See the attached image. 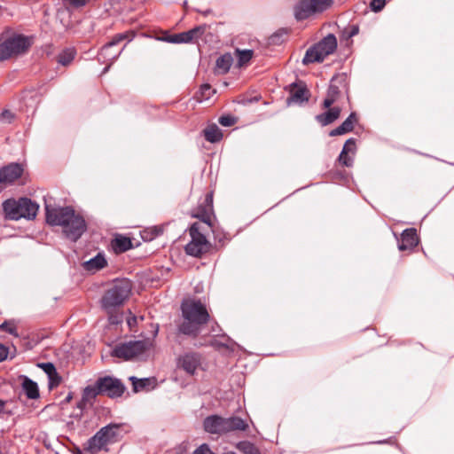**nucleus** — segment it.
Listing matches in <instances>:
<instances>
[{"label": "nucleus", "mask_w": 454, "mask_h": 454, "mask_svg": "<svg viewBox=\"0 0 454 454\" xmlns=\"http://www.w3.org/2000/svg\"><path fill=\"white\" fill-rule=\"evenodd\" d=\"M348 100V86L343 75H336L332 78L326 96L322 103L325 112L317 114L316 120L322 126H327L340 116L343 106Z\"/></svg>", "instance_id": "f257e3e1"}, {"label": "nucleus", "mask_w": 454, "mask_h": 454, "mask_svg": "<svg viewBox=\"0 0 454 454\" xmlns=\"http://www.w3.org/2000/svg\"><path fill=\"white\" fill-rule=\"evenodd\" d=\"M45 211L47 223L61 226L65 236L72 241L78 240L87 230L84 218L70 207H54L46 203Z\"/></svg>", "instance_id": "f03ea898"}, {"label": "nucleus", "mask_w": 454, "mask_h": 454, "mask_svg": "<svg viewBox=\"0 0 454 454\" xmlns=\"http://www.w3.org/2000/svg\"><path fill=\"white\" fill-rule=\"evenodd\" d=\"M183 322L178 325L179 333L196 336L209 319L206 306L197 300H187L181 305Z\"/></svg>", "instance_id": "7ed1b4c3"}, {"label": "nucleus", "mask_w": 454, "mask_h": 454, "mask_svg": "<svg viewBox=\"0 0 454 454\" xmlns=\"http://www.w3.org/2000/svg\"><path fill=\"white\" fill-rule=\"evenodd\" d=\"M121 426L111 423L100 428L85 442L83 451L87 454H95L101 450H108L107 446L117 442L121 434Z\"/></svg>", "instance_id": "20e7f679"}, {"label": "nucleus", "mask_w": 454, "mask_h": 454, "mask_svg": "<svg viewBox=\"0 0 454 454\" xmlns=\"http://www.w3.org/2000/svg\"><path fill=\"white\" fill-rule=\"evenodd\" d=\"M2 207L4 217L12 221H18L21 218L33 220L39 209L37 203L26 197L18 200L8 199L3 202Z\"/></svg>", "instance_id": "39448f33"}, {"label": "nucleus", "mask_w": 454, "mask_h": 454, "mask_svg": "<svg viewBox=\"0 0 454 454\" xmlns=\"http://www.w3.org/2000/svg\"><path fill=\"white\" fill-rule=\"evenodd\" d=\"M131 289L132 285L129 280L126 278L114 280L101 299L103 309L111 314L129 298Z\"/></svg>", "instance_id": "423d86ee"}, {"label": "nucleus", "mask_w": 454, "mask_h": 454, "mask_svg": "<svg viewBox=\"0 0 454 454\" xmlns=\"http://www.w3.org/2000/svg\"><path fill=\"white\" fill-rule=\"evenodd\" d=\"M204 428L210 434H225L232 431H245L248 425L239 417L223 418L218 415L208 416L204 419Z\"/></svg>", "instance_id": "0eeeda50"}, {"label": "nucleus", "mask_w": 454, "mask_h": 454, "mask_svg": "<svg viewBox=\"0 0 454 454\" xmlns=\"http://www.w3.org/2000/svg\"><path fill=\"white\" fill-rule=\"evenodd\" d=\"M153 345L150 339L120 343L112 350V356L124 360L143 358L147 356Z\"/></svg>", "instance_id": "6e6552de"}, {"label": "nucleus", "mask_w": 454, "mask_h": 454, "mask_svg": "<svg viewBox=\"0 0 454 454\" xmlns=\"http://www.w3.org/2000/svg\"><path fill=\"white\" fill-rule=\"evenodd\" d=\"M337 48L336 37L329 34L320 42L309 48L302 59V63L307 65L314 62H322L325 57L334 52Z\"/></svg>", "instance_id": "1a4fd4ad"}, {"label": "nucleus", "mask_w": 454, "mask_h": 454, "mask_svg": "<svg viewBox=\"0 0 454 454\" xmlns=\"http://www.w3.org/2000/svg\"><path fill=\"white\" fill-rule=\"evenodd\" d=\"M31 42L28 37L21 35L12 36L0 43V61L24 53L28 50Z\"/></svg>", "instance_id": "9d476101"}, {"label": "nucleus", "mask_w": 454, "mask_h": 454, "mask_svg": "<svg viewBox=\"0 0 454 454\" xmlns=\"http://www.w3.org/2000/svg\"><path fill=\"white\" fill-rule=\"evenodd\" d=\"M189 233L191 240L184 247L185 253L193 257H200L209 250L210 244L205 235L200 231V224L198 223L191 225Z\"/></svg>", "instance_id": "9b49d317"}, {"label": "nucleus", "mask_w": 454, "mask_h": 454, "mask_svg": "<svg viewBox=\"0 0 454 454\" xmlns=\"http://www.w3.org/2000/svg\"><path fill=\"white\" fill-rule=\"evenodd\" d=\"M332 4V0H300L294 8V14L297 20H303L316 12H324Z\"/></svg>", "instance_id": "f8f14e48"}, {"label": "nucleus", "mask_w": 454, "mask_h": 454, "mask_svg": "<svg viewBox=\"0 0 454 454\" xmlns=\"http://www.w3.org/2000/svg\"><path fill=\"white\" fill-rule=\"evenodd\" d=\"M132 39L133 35L129 32L117 34L113 37V39L109 43H107L101 48L98 53V59L103 62L113 63L121 55L124 49L121 48V50L113 51V48L124 40H128V42H130Z\"/></svg>", "instance_id": "ddd939ff"}, {"label": "nucleus", "mask_w": 454, "mask_h": 454, "mask_svg": "<svg viewBox=\"0 0 454 454\" xmlns=\"http://www.w3.org/2000/svg\"><path fill=\"white\" fill-rule=\"evenodd\" d=\"M201 367L202 356L198 352H184L176 358V368L184 372L187 375L194 376Z\"/></svg>", "instance_id": "4468645a"}, {"label": "nucleus", "mask_w": 454, "mask_h": 454, "mask_svg": "<svg viewBox=\"0 0 454 454\" xmlns=\"http://www.w3.org/2000/svg\"><path fill=\"white\" fill-rule=\"evenodd\" d=\"M98 388L101 394H105L109 397H119L125 391V386L118 379L112 377H104L98 380Z\"/></svg>", "instance_id": "2eb2a0df"}, {"label": "nucleus", "mask_w": 454, "mask_h": 454, "mask_svg": "<svg viewBox=\"0 0 454 454\" xmlns=\"http://www.w3.org/2000/svg\"><path fill=\"white\" fill-rule=\"evenodd\" d=\"M23 167L20 163H10L0 168V188L3 190L6 186L12 184L16 180L21 177Z\"/></svg>", "instance_id": "dca6fc26"}, {"label": "nucleus", "mask_w": 454, "mask_h": 454, "mask_svg": "<svg viewBox=\"0 0 454 454\" xmlns=\"http://www.w3.org/2000/svg\"><path fill=\"white\" fill-rule=\"evenodd\" d=\"M309 91L304 84H293L286 102L288 106L301 105L309 101Z\"/></svg>", "instance_id": "f3484780"}, {"label": "nucleus", "mask_w": 454, "mask_h": 454, "mask_svg": "<svg viewBox=\"0 0 454 454\" xmlns=\"http://www.w3.org/2000/svg\"><path fill=\"white\" fill-rule=\"evenodd\" d=\"M418 245V236L416 229L409 228L403 231L398 243V248L401 251L411 250Z\"/></svg>", "instance_id": "a211bd4d"}, {"label": "nucleus", "mask_w": 454, "mask_h": 454, "mask_svg": "<svg viewBox=\"0 0 454 454\" xmlns=\"http://www.w3.org/2000/svg\"><path fill=\"white\" fill-rule=\"evenodd\" d=\"M357 121L356 116L355 113H351L349 116L336 129H333L330 131L329 135L331 137L340 136L350 132L354 129L355 123Z\"/></svg>", "instance_id": "6ab92c4d"}, {"label": "nucleus", "mask_w": 454, "mask_h": 454, "mask_svg": "<svg viewBox=\"0 0 454 454\" xmlns=\"http://www.w3.org/2000/svg\"><path fill=\"white\" fill-rule=\"evenodd\" d=\"M22 388L28 399H36L39 397V388L37 383L27 376L22 377Z\"/></svg>", "instance_id": "aec40b11"}, {"label": "nucleus", "mask_w": 454, "mask_h": 454, "mask_svg": "<svg viewBox=\"0 0 454 454\" xmlns=\"http://www.w3.org/2000/svg\"><path fill=\"white\" fill-rule=\"evenodd\" d=\"M232 63L233 58L231 53L221 55L215 61V72L221 74L228 73Z\"/></svg>", "instance_id": "412c9836"}, {"label": "nucleus", "mask_w": 454, "mask_h": 454, "mask_svg": "<svg viewBox=\"0 0 454 454\" xmlns=\"http://www.w3.org/2000/svg\"><path fill=\"white\" fill-rule=\"evenodd\" d=\"M106 265V260L101 254H97L93 258L84 262V268L88 271H97L103 269Z\"/></svg>", "instance_id": "4be33fe9"}, {"label": "nucleus", "mask_w": 454, "mask_h": 454, "mask_svg": "<svg viewBox=\"0 0 454 454\" xmlns=\"http://www.w3.org/2000/svg\"><path fill=\"white\" fill-rule=\"evenodd\" d=\"M204 137L207 141L216 143L222 139L223 134L221 129L215 124H213L204 129Z\"/></svg>", "instance_id": "5701e85b"}, {"label": "nucleus", "mask_w": 454, "mask_h": 454, "mask_svg": "<svg viewBox=\"0 0 454 454\" xmlns=\"http://www.w3.org/2000/svg\"><path fill=\"white\" fill-rule=\"evenodd\" d=\"M132 247L130 239L118 235L113 241V247L116 252H125Z\"/></svg>", "instance_id": "b1692460"}, {"label": "nucleus", "mask_w": 454, "mask_h": 454, "mask_svg": "<svg viewBox=\"0 0 454 454\" xmlns=\"http://www.w3.org/2000/svg\"><path fill=\"white\" fill-rule=\"evenodd\" d=\"M76 51L73 47L64 49L58 56V62L62 66H68L74 59Z\"/></svg>", "instance_id": "393cba45"}, {"label": "nucleus", "mask_w": 454, "mask_h": 454, "mask_svg": "<svg viewBox=\"0 0 454 454\" xmlns=\"http://www.w3.org/2000/svg\"><path fill=\"white\" fill-rule=\"evenodd\" d=\"M99 394H101V391H99L98 382L97 381L95 386H88L84 388L82 393V401L90 402Z\"/></svg>", "instance_id": "a878e982"}, {"label": "nucleus", "mask_w": 454, "mask_h": 454, "mask_svg": "<svg viewBox=\"0 0 454 454\" xmlns=\"http://www.w3.org/2000/svg\"><path fill=\"white\" fill-rule=\"evenodd\" d=\"M206 30V26H198L188 31H185L188 43L194 42L201 37Z\"/></svg>", "instance_id": "bb28decb"}, {"label": "nucleus", "mask_w": 454, "mask_h": 454, "mask_svg": "<svg viewBox=\"0 0 454 454\" xmlns=\"http://www.w3.org/2000/svg\"><path fill=\"white\" fill-rule=\"evenodd\" d=\"M238 56V66L242 67L247 64L253 58L254 51L252 50H236Z\"/></svg>", "instance_id": "cd10ccee"}, {"label": "nucleus", "mask_w": 454, "mask_h": 454, "mask_svg": "<svg viewBox=\"0 0 454 454\" xmlns=\"http://www.w3.org/2000/svg\"><path fill=\"white\" fill-rule=\"evenodd\" d=\"M166 41L171 43H188L185 31L171 35L166 38Z\"/></svg>", "instance_id": "c85d7f7f"}, {"label": "nucleus", "mask_w": 454, "mask_h": 454, "mask_svg": "<svg viewBox=\"0 0 454 454\" xmlns=\"http://www.w3.org/2000/svg\"><path fill=\"white\" fill-rule=\"evenodd\" d=\"M129 380L132 381L134 390L138 392L143 390L148 384V379H137L136 377H130Z\"/></svg>", "instance_id": "c756f323"}, {"label": "nucleus", "mask_w": 454, "mask_h": 454, "mask_svg": "<svg viewBox=\"0 0 454 454\" xmlns=\"http://www.w3.org/2000/svg\"><path fill=\"white\" fill-rule=\"evenodd\" d=\"M214 92L215 90L209 84L201 85L200 89V93L201 95L200 100L208 99Z\"/></svg>", "instance_id": "7c9ffc66"}, {"label": "nucleus", "mask_w": 454, "mask_h": 454, "mask_svg": "<svg viewBox=\"0 0 454 454\" xmlns=\"http://www.w3.org/2000/svg\"><path fill=\"white\" fill-rule=\"evenodd\" d=\"M38 366L43 369V371L47 374V376H55L56 368L52 363H42L39 364Z\"/></svg>", "instance_id": "2f4dec72"}, {"label": "nucleus", "mask_w": 454, "mask_h": 454, "mask_svg": "<svg viewBox=\"0 0 454 454\" xmlns=\"http://www.w3.org/2000/svg\"><path fill=\"white\" fill-rule=\"evenodd\" d=\"M339 161L340 163L346 167H351L353 164V159L350 156H348V153H347V152L343 150H341L339 155Z\"/></svg>", "instance_id": "473e14b6"}, {"label": "nucleus", "mask_w": 454, "mask_h": 454, "mask_svg": "<svg viewBox=\"0 0 454 454\" xmlns=\"http://www.w3.org/2000/svg\"><path fill=\"white\" fill-rule=\"evenodd\" d=\"M236 120L231 115H223L219 118V123L223 127H231L234 125Z\"/></svg>", "instance_id": "72a5a7b5"}, {"label": "nucleus", "mask_w": 454, "mask_h": 454, "mask_svg": "<svg viewBox=\"0 0 454 454\" xmlns=\"http://www.w3.org/2000/svg\"><path fill=\"white\" fill-rule=\"evenodd\" d=\"M386 4V0H372L370 7L372 11L378 12H380Z\"/></svg>", "instance_id": "f704fd0d"}, {"label": "nucleus", "mask_w": 454, "mask_h": 454, "mask_svg": "<svg viewBox=\"0 0 454 454\" xmlns=\"http://www.w3.org/2000/svg\"><path fill=\"white\" fill-rule=\"evenodd\" d=\"M0 328L12 335H18L16 327L10 322L4 321L3 324L0 325Z\"/></svg>", "instance_id": "c9c22d12"}, {"label": "nucleus", "mask_w": 454, "mask_h": 454, "mask_svg": "<svg viewBox=\"0 0 454 454\" xmlns=\"http://www.w3.org/2000/svg\"><path fill=\"white\" fill-rule=\"evenodd\" d=\"M342 150L347 152V153H354L356 150V139L348 138L344 144Z\"/></svg>", "instance_id": "e433bc0d"}, {"label": "nucleus", "mask_w": 454, "mask_h": 454, "mask_svg": "<svg viewBox=\"0 0 454 454\" xmlns=\"http://www.w3.org/2000/svg\"><path fill=\"white\" fill-rule=\"evenodd\" d=\"M359 32V27L357 25H352L350 26L349 27L346 28L344 30V35L348 37V38H351L355 35H356Z\"/></svg>", "instance_id": "4c0bfd02"}, {"label": "nucleus", "mask_w": 454, "mask_h": 454, "mask_svg": "<svg viewBox=\"0 0 454 454\" xmlns=\"http://www.w3.org/2000/svg\"><path fill=\"white\" fill-rule=\"evenodd\" d=\"M48 379H49V388H51V389L59 386L61 381V379L59 376L57 372H55V376L51 375L48 377Z\"/></svg>", "instance_id": "58836bf2"}, {"label": "nucleus", "mask_w": 454, "mask_h": 454, "mask_svg": "<svg viewBox=\"0 0 454 454\" xmlns=\"http://www.w3.org/2000/svg\"><path fill=\"white\" fill-rule=\"evenodd\" d=\"M65 4L71 5L73 7L84 6L89 0H62Z\"/></svg>", "instance_id": "ea45409f"}, {"label": "nucleus", "mask_w": 454, "mask_h": 454, "mask_svg": "<svg viewBox=\"0 0 454 454\" xmlns=\"http://www.w3.org/2000/svg\"><path fill=\"white\" fill-rule=\"evenodd\" d=\"M14 115L12 114V112H10L9 110H4L3 111V113L1 114V119L2 120H4L8 122H11L12 120L13 119Z\"/></svg>", "instance_id": "a19ab883"}, {"label": "nucleus", "mask_w": 454, "mask_h": 454, "mask_svg": "<svg viewBox=\"0 0 454 454\" xmlns=\"http://www.w3.org/2000/svg\"><path fill=\"white\" fill-rule=\"evenodd\" d=\"M8 356V349L0 343V362L4 361Z\"/></svg>", "instance_id": "79ce46f5"}, {"label": "nucleus", "mask_w": 454, "mask_h": 454, "mask_svg": "<svg viewBox=\"0 0 454 454\" xmlns=\"http://www.w3.org/2000/svg\"><path fill=\"white\" fill-rule=\"evenodd\" d=\"M137 317L133 316V317H130L127 319V323L129 325V326L130 327V329H132L136 325H137Z\"/></svg>", "instance_id": "37998d69"}, {"label": "nucleus", "mask_w": 454, "mask_h": 454, "mask_svg": "<svg viewBox=\"0 0 454 454\" xmlns=\"http://www.w3.org/2000/svg\"><path fill=\"white\" fill-rule=\"evenodd\" d=\"M205 200H206V203L207 204V206L211 208L212 204H213V194L212 193L207 194Z\"/></svg>", "instance_id": "c03bdc74"}, {"label": "nucleus", "mask_w": 454, "mask_h": 454, "mask_svg": "<svg viewBox=\"0 0 454 454\" xmlns=\"http://www.w3.org/2000/svg\"><path fill=\"white\" fill-rule=\"evenodd\" d=\"M197 217L200 218L204 223L210 224V216L209 215H197Z\"/></svg>", "instance_id": "a18cd8bd"}, {"label": "nucleus", "mask_w": 454, "mask_h": 454, "mask_svg": "<svg viewBox=\"0 0 454 454\" xmlns=\"http://www.w3.org/2000/svg\"><path fill=\"white\" fill-rule=\"evenodd\" d=\"M278 38H279L278 34H275V35H273L270 37V41H271V43H277V42H278Z\"/></svg>", "instance_id": "49530a36"}, {"label": "nucleus", "mask_w": 454, "mask_h": 454, "mask_svg": "<svg viewBox=\"0 0 454 454\" xmlns=\"http://www.w3.org/2000/svg\"><path fill=\"white\" fill-rule=\"evenodd\" d=\"M5 406V402L0 399V413L4 411Z\"/></svg>", "instance_id": "de8ad7c7"}, {"label": "nucleus", "mask_w": 454, "mask_h": 454, "mask_svg": "<svg viewBox=\"0 0 454 454\" xmlns=\"http://www.w3.org/2000/svg\"><path fill=\"white\" fill-rule=\"evenodd\" d=\"M111 65L112 63L109 62L108 65L104 68L102 74H106L109 70Z\"/></svg>", "instance_id": "09e8293b"}, {"label": "nucleus", "mask_w": 454, "mask_h": 454, "mask_svg": "<svg viewBox=\"0 0 454 454\" xmlns=\"http://www.w3.org/2000/svg\"><path fill=\"white\" fill-rule=\"evenodd\" d=\"M160 231L157 228L153 229V237H157L160 235Z\"/></svg>", "instance_id": "8fccbe9b"}, {"label": "nucleus", "mask_w": 454, "mask_h": 454, "mask_svg": "<svg viewBox=\"0 0 454 454\" xmlns=\"http://www.w3.org/2000/svg\"><path fill=\"white\" fill-rule=\"evenodd\" d=\"M109 320H110V322H111L112 324L117 323V321H115V320L113 318V317H109Z\"/></svg>", "instance_id": "3c124183"}, {"label": "nucleus", "mask_w": 454, "mask_h": 454, "mask_svg": "<svg viewBox=\"0 0 454 454\" xmlns=\"http://www.w3.org/2000/svg\"><path fill=\"white\" fill-rule=\"evenodd\" d=\"M82 451L81 450H77V454H82Z\"/></svg>", "instance_id": "603ef678"}]
</instances>
